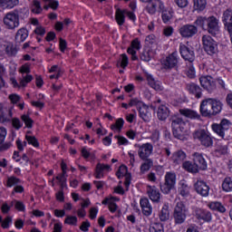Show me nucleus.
I'll return each instance as SVG.
<instances>
[{
  "label": "nucleus",
  "mask_w": 232,
  "mask_h": 232,
  "mask_svg": "<svg viewBox=\"0 0 232 232\" xmlns=\"http://www.w3.org/2000/svg\"><path fill=\"white\" fill-rule=\"evenodd\" d=\"M218 18L215 16H198L196 21L194 22V24L196 26H199L205 32H208L210 35H218L220 34V25Z\"/></svg>",
  "instance_id": "nucleus-1"
},
{
  "label": "nucleus",
  "mask_w": 232,
  "mask_h": 232,
  "mask_svg": "<svg viewBox=\"0 0 232 232\" xmlns=\"http://www.w3.org/2000/svg\"><path fill=\"white\" fill-rule=\"evenodd\" d=\"M193 139L196 140H198L200 142L201 146L204 148H211L213 146V138L211 137V134L209 131L206 130H198L193 133Z\"/></svg>",
  "instance_id": "nucleus-2"
},
{
  "label": "nucleus",
  "mask_w": 232,
  "mask_h": 232,
  "mask_svg": "<svg viewBox=\"0 0 232 232\" xmlns=\"http://www.w3.org/2000/svg\"><path fill=\"white\" fill-rule=\"evenodd\" d=\"M186 213H188V208L182 201H179L173 212V218L175 224H184L186 222Z\"/></svg>",
  "instance_id": "nucleus-3"
},
{
  "label": "nucleus",
  "mask_w": 232,
  "mask_h": 232,
  "mask_svg": "<svg viewBox=\"0 0 232 232\" xmlns=\"http://www.w3.org/2000/svg\"><path fill=\"white\" fill-rule=\"evenodd\" d=\"M4 24L7 30H15L19 28V13L18 12H9L4 16Z\"/></svg>",
  "instance_id": "nucleus-4"
},
{
  "label": "nucleus",
  "mask_w": 232,
  "mask_h": 232,
  "mask_svg": "<svg viewBox=\"0 0 232 232\" xmlns=\"http://www.w3.org/2000/svg\"><path fill=\"white\" fill-rule=\"evenodd\" d=\"M177 184V175L174 172H167L165 175V183L160 186V190L168 195Z\"/></svg>",
  "instance_id": "nucleus-5"
},
{
  "label": "nucleus",
  "mask_w": 232,
  "mask_h": 232,
  "mask_svg": "<svg viewBox=\"0 0 232 232\" xmlns=\"http://www.w3.org/2000/svg\"><path fill=\"white\" fill-rule=\"evenodd\" d=\"M138 148V156L140 160H146L153 155V144L147 142L141 145H135Z\"/></svg>",
  "instance_id": "nucleus-6"
},
{
  "label": "nucleus",
  "mask_w": 232,
  "mask_h": 232,
  "mask_svg": "<svg viewBox=\"0 0 232 232\" xmlns=\"http://www.w3.org/2000/svg\"><path fill=\"white\" fill-rule=\"evenodd\" d=\"M203 48L208 55H215L217 53V43L208 34L202 36Z\"/></svg>",
  "instance_id": "nucleus-7"
},
{
  "label": "nucleus",
  "mask_w": 232,
  "mask_h": 232,
  "mask_svg": "<svg viewBox=\"0 0 232 232\" xmlns=\"http://www.w3.org/2000/svg\"><path fill=\"white\" fill-rule=\"evenodd\" d=\"M179 32L181 37L189 39L198 34V28L194 24H185L179 28Z\"/></svg>",
  "instance_id": "nucleus-8"
},
{
  "label": "nucleus",
  "mask_w": 232,
  "mask_h": 232,
  "mask_svg": "<svg viewBox=\"0 0 232 232\" xmlns=\"http://www.w3.org/2000/svg\"><path fill=\"white\" fill-rule=\"evenodd\" d=\"M229 126H231V122L227 119H223L219 124H212V130L213 131H215V133L219 135V137L224 138V135H226V131L229 130Z\"/></svg>",
  "instance_id": "nucleus-9"
},
{
  "label": "nucleus",
  "mask_w": 232,
  "mask_h": 232,
  "mask_svg": "<svg viewBox=\"0 0 232 232\" xmlns=\"http://www.w3.org/2000/svg\"><path fill=\"white\" fill-rule=\"evenodd\" d=\"M5 139H6V129L5 127H0V151H7L14 146L12 142H14V139H15V135H12L11 141L5 142Z\"/></svg>",
  "instance_id": "nucleus-10"
},
{
  "label": "nucleus",
  "mask_w": 232,
  "mask_h": 232,
  "mask_svg": "<svg viewBox=\"0 0 232 232\" xmlns=\"http://www.w3.org/2000/svg\"><path fill=\"white\" fill-rule=\"evenodd\" d=\"M179 53L185 61H188V63H193V61H195V52L193 51V47H188L184 44H180Z\"/></svg>",
  "instance_id": "nucleus-11"
},
{
  "label": "nucleus",
  "mask_w": 232,
  "mask_h": 232,
  "mask_svg": "<svg viewBox=\"0 0 232 232\" xmlns=\"http://www.w3.org/2000/svg\"><path fill=\"white\" fill-rule=\"evenodd\" d=\"M199 82L202 88L204 90H207V92H214V90H217V84L215 83V79L213 77L207 75V76H201L199 78Z\"/></svg>",
  "instance_id": "nucleus-12"
},
{
  "label": "nucleus",
  "mask_w": 232,
  "mask_h": 232,
  "mask_svg": "<svg viewBox=\"0 0 232 232\" xmlns=\"http://www.w3.org/2000/svg\"><path fill=\"white\" fill-rule=\"evenodd\" d=\"M200 111L203 117H215L213 114V108L211 105V98H208L201 102Z\"/></svg>",
  "instance_id": "nucleus-13"
},
{
  "label": "nucleus",
  "mask_w": 232,
  "mask_h": 232,
  "mask_svg": "<svg viewBox=\"0 0 232 232\" xmlns=\"http://www.w3.org/2000/svg\"><path fill=\"white\" fill-rule=\"evenodd\" d=\"M192 159L194 164H196L198 170V169H208V162L204 159V155L200 152H194L192 154Z\"/></svg>",
  "instance_id": "nucleus-14"
},
{
  "label": "nucleus",
  "mask_w": 232,
  "mask_h": 232,
  "mask_svg": "<svg viewBox=\"0 0 232 232\" xmlns=\"http://www.w3.org/2000/svg\"><path fill=\"white\" fill-rule=\"evenodd\" d=\"M195 190L198 195L201 197H209V186L203 180H198L194 185Z\"/></svg>",
  "instance_id": "nucleus-15"
},
{
  "label": "nucleus",
  "mask_w": 232,
  "mask_h": 232,
  "mask_svg": "<svg viewBox=\"0 0 232 232\" xmlns=\"http://www.w3.org/2000/svg\"><path fill=\"white\" fill-rule=\"evenodd\" d=\"M195 215L198 220H203V222H211V220H213V215L209 210L197 208L195 210Z\"/></svg>",
  "instance_id": "nucleus-16"
},
{
  "label": "nucleus",
  "mask_w": 232,
  "mask_h": 232,
  "mask_svg": "<svg viewBox=\"0 0 232 232\" xmlns=\"http://www.w3.org/2000/svg\"><path fill=\"white\" fill-rule=\"evenodd\" d=\"M147 195L152 202H160V191L155 186H147Z\"/></svg>",
  "instance_id": "nucleus-17"
},
{
  "label": "nucleus",
  "mask_w": 232,
  "mask_h": 232,
  "mask_svg": "<svg viewBox=\"0 0 232 232\" xmlns=\"http://www.w3.org/2000/svg\"><path fill=\"white\" fill-rule=\"evenodd\" d=\"M109 171H111V167L110 165L98 163L96 165L94 177L95 179H102V177H104V173H109Z\"/></svg>",
  "instance_id": "nucleus-18"
},
{
  "label": "nucleus",
  "mask_w": 232,
  "mask_h": 232,
  "mask_svg": "<svg viewBox=\"0 0 232 232\" xmlns=\"http://www.w3.org/2000/svg\"><path fill=\"white\" fill-rule=\"evenodd\" d=\"M222 22L225 26V30H231L232 29V10L227 9L224 11L222 15Z\"/></svg>",
  "instance_id": "nucleus-19"
},
{
  "label": "nucleus",
  "mask_w": 232,
  "mask_h": 232,
  "mask_svg": "<svg viewBox=\"0 0 232 232\" xmlns=\"http://www.w3.org/2000/svg\"><path fill=\"white\" fill-rule=\"evenodd\" d=\"M179 63V53L173 52L169 54L165 60V66L166 68H175Z\"/></svg>",
  "instance_id": "nucleus-20"
},
{
  "label": "nucleus",
  "mask_w": 232,
  "mask_h": 232,
  "mask_svg": "<svg viewBox=\"0 0 232 232\" xmlns=\"http://www.w3.org/2000/svg\"><path fill=\"white\" fill-rule=\"evenodd\" d=\"M140 204L143 215H145V217H150L153 211V208L151 207V204H150V199H148V198H143L140 199Z\"/></svg>",
  "instance_id": "nucleus-21"
},
{
  "label": "nucleus",
  "mask_w": 232,
  "mask_h": 232,
  "mask_svg": "<svg viewBox=\"0 0 232 232\" xmlns=\"http://www.w3.org/2000/svg\"><path fill=\"white\" fill-rule=\"evenodd\" d=\"M14 113L12 112V107H5L0 113V122L5 124L11 122Z\"/></svg>",
  "instance_id": "nucleus-22"
},
{
  "label": "nucleus",
  "mask_w": 232,
  "mask_h": 232,
  "mask_svg": "<svg viewBox=\"0 0 232 232\" xmlns=\"http://www.w3.org/2000/svg\"><path fill=\"white\" fill-rule=\"evenodd\" d=\"M186 88L189 93L195 95L196 99H200L202 97V89L197 83H188Z\"/></svg>",
  "instance_id": "nucleus-23"
},
{
  "label": "nucleus",
  "mask_w": 232,
  "mask_h": 232,
  "mask_svg": "<svg viewBox=\"0 0 232 232\" xmlns=\"http://www.w3.org/2000/svg\"><path fill=\"white\" fill-rule=\"evenodd\" d=\"M28 38V29L22 27L20 28L14 36L15 43H24L26 39Z\"/></svg>",
  "instance_id": "nucleus-24"
},
{
  "label": "nucleus",
  "mask_w": 232,
  "mask_h": 232,
  "mask_svg": "<svg viewBox=\"0 0 232 232\" xmlns=\"http://www.w3.org/2000/svg\"><path fill=\"white\" fill-rule=\"evenodd\" d=\"M147 81L150 88H153V90H155L156 92H162V90H164V87H162V83L159 81H155L153 76L148 74Z\"/></svg>",
  "instance_id": "nucleus-25"
},
{
  "label": "nucleus",
  "mask_w": 232,
  "mask_h": 232,
  "mask_svg": "<svg viewBox=\"0 0 232 232\" xmlns=\"http://www.w3.org/2000/svg\"><path fill=\"white\" fill-rule=\"evenodd\" d=\"M160 222H168L169 218V205L165 203L159 213Z\"/></svg>",
  "instance_id": "nucleus-26"
},
{
  "label": "nucleus",
  "mask_w": 232,
  "mask_h": 232,
  "mask_svg": "<svg viewBox=\"0 0 232 232\" xmlns=\"http://www.w3.org/2000/svg\"><path fill=\"white\" fill-rule=\"evenodd\" d=\"M141 160H143V162L140 167V175H144V173H148V171L153 168V160L146 159Z\"/></svg>",
  "instance_id": "nucleus-27"
},
{
  "label": "nucleus",
  "mask_w": 232,
  "mask_h": 232,
  "mask_svg": "<svg viewBox=\"0 0 232 232\" xmlns=\"http://www.w3.org/2000/svg\"><path fill=\"white\" fill-rule=\"evenodd\" d=\"M159 121H166L169 117V109L166 105H160L157 111Z\"/></svg>",
  "instance_id": "nucleus-28"
},
{
  "label": "nucleus",
  "mask_w": 232,
  "mask_h": 232,
  "mask_svg": "<svg viewBox=\"0 0 232 232\" xmlns=\"http://www.w3.org/2000/svg\"><path fill=\"white\" fill-rule=\"evenodd\" d=\"M171 159L174 164H184V160H186V152L178 150L172 154Z\"/></svg>",
  "instance_id": "nucleus-29"
},
{
  "label": "nucleus",
  "mask_w": 232,
  "mask_h": 232,
  "mask_svg": "<svg viewBox=\"0 0 232 232\" xmlns=\"http://www.w3.org/2000/svg\"><path fill=\"white\" fill-rule=\"evenodd\" d=\"M211 106H212V113L215 115H218L220 111H222V108L224 104L220 100L210 98Z\"/></svg>",
  "instance_id": "nucleus-30"
},
{
  "label": "nucleus",
  "mask_w": 232,
  "mask_h": 232,
  "mask_svg": "<svg viewBox=\"0 0 232 232\" xmlns=\"http://www.w3.org/2000/svg\"><path fill=\"white\" fill-rule=\"evenodd\" d=\"M171 127H172V130H177V129L184 130V128H186V121H184L182 118L172 117Z\"/></svg>",
  "instance_id": "nucleus-31"
},
{
  "label": "nucleus",
  "mask_w": 232,
  "mask_h": 232,
  "mask_svg": "<svg viewBox=\"0 0 232 232\" xmlns=\"http://www.w3.org/2000/svg\"><path fill=\"white\" fill-rule=\"evenodd\" d=\"M179 113L183 117H187V119H200V115L191 109H180Z\"/></svg>",
  "instance_id": "nucleus-32"
},
{
  "label": "nucleus",
  "mask_w": 232,
  "mask_h": 232,
  "mask_svg": "<svg viewBox=\"0 0 232 232\" xmlns=\"http://www.w3.org/2000/svg\"><path fill=\"white\" fill-rule=\"evenodd\" d=\"M126 10L117 9L115 13V19L119 26H122L126 19Z\"/></svg>",
  "instance_id": "nucleus-33"
},
{
  "label": "nucleus",
  "mask_w": 232,
  "mask_h": 232,
  "mask_svg": "<svg viewBox=\"0 0 232 232\" xmlns=\"http://www.w3.org/2000/svg\"><path fill=\"white\" fill-rule=\"evenodd\" d=\"M209 209L212 211H218L219 213H226V207L218 201H212L208 204Z\"/></svg>",
  "instance_id": "nucleus-34"
},
{
  "label": "nucleus",
  "mask_w": 232,
  "mask_h": 232,
  "mask_svg": "<svg viewBox=\"0 0 232 232\" xmlns=\"http://www.w3.org/2000/svg\"><path fill=\"white\" fill-rule=\"evenodd\" d=\"M0 50H5L7 55H15L17 53V47L14 44H0Z\"/></svg>",
  "instance_id": "nucleus-35"
},
{
  "label": "nucleus",
  "mask_w": 232,
  "mask_h": 232,
  "mask_svg": "<svg viewBox=\"0 0 232 232\" xmlns=\"http://www.w3.org/2000/svg\"><path fill=\"white\" fill-rule=\"evenodd\" d=\"M156 54L157 51L144 50L140 54V59L141 61H145V63H149Z\"/></svg>",
  "instance_id": "nucleus-36"
},
{
  "label": "nucleus",
  "mask_w": 232,
  "mask_h": 232,
  "mask_svg": "<svg viewBox=\"0 0 232 232\" xmlns=\"http://www.w3.org/2000/svg\"><path fill=\"white\" fill-rule=\"evenodd\" d=\"M183 169L188 171V173H198V169L197 168L195 163L191 161H185L182 164Z\"/></svg>",
  "instance_id": "nucleus-37"
},
{
  "label": "nucleus",
  "mask_w": 232,
  "mask_h": 232,
  "mask_svg": "<svg viewBox=\"0 0 232 232\" xmlns=\"http://www.w3.org/2000/svg\"><path fill=\"white\" fill-rule=\"evenodd\" d=\"M161 18L163 23L168 24L171 19H173V10L169 9V10H164L162 11Z\"/></svg>",
  "instance_id": "nucleus-38"
},
{
  "label": "nucleus",
  "mask_w": 232,
  "mask_h": 232,
  "mask_svg": "<svg viewBox=\"0 0 232 232\" xmlns=\"http://www.w3.org/2000/svg\"><path fill=\"white\" fill-rule=\"evenodd\" d=\"M194 1V10L198 12H202L206 9V5H208L207 0H193Z\"/></svg>",
  "instance_id": "nucleus-39"
},
{
  "label": "nucleus",
  "mask_w": 232,
  "mask_h": 232,
  "mask_svg": "<svg viewBox=\"0 0 232 232\" xmlns=\"http://www.w3.org/2000/svg\"><path fill=\"white\" fill-rule=\"evenodd\" d=\"M215 153H217V155H227V146L222 143H218L216 146Z\"/></svg>",
  "instance_id": "nucleus-40"
},
{
  "label": "nucleus",
  "mask_w": 232,
  "mask_h": 232,
  "mask_svg": "<svg viewBox=\"0 0 232 232\" xmlns=\"http://www.w3.org/2000/svg\"><path fill=\"white\" fill-rule=\"evenodd\" d=\"M148 5H147V11L149 12V14H155L157 12V0H150V2H147Z\"/></svg>",
  "instance_id": "nucleus-41"
},
{
  "label": "nucleus",
  "mask_w": 232,
  "mask_h": 232,
  "mask_svg": "<svg viewBox=\"0 0 232 232\" xmlns=\"http://www.w3.org/2000/svg\"><path fill=\"white\" fill-rule=\"evenodd\" d=\"M138 111L140 113V117L143 121H148V106H146V104L143 103V106L139 107Z\"/></svg>",
  "instance_id": "nucleus-42"
},
{
  "label": "nucleus",
  "mask_w": 232,
  "mask_h": 232,
  "mask_svg": "<svg viewBox=\"0 0 232 232\" xmlns=\"http://www.w3.org/2000/svg\"><path fill=\"white\" fill-rule=\"evenodd\" d=\"M172 133L175 137V139H179V140H182L184 139V133H186V128L182 129H172Z\"/></svg>",
  "instance_id": "nucleus-43"
},
{
  "label": "nucleus",
  "mask_w": 232,
  "mask_h": 232,
  "mask_svg": "<svg viewBox=\"0 0 232 232\" xmlns=\"http://www.w3.org/2000/svg\"><path fill=\"white\" fill-rule=\"evenodd\" d=\"M223 191H232V179L231 178H226L222 183Z\"/></svg>",
  "instance_id": "nucleus-44"
},
{
  "label": "nucleus",
  "mask_w": 232,
  "mask_h": 232,
  "mask_svg": "<svg viewBox=\"0 0 232 232\" xmlns=\"http://www.w3.org/2000/svg\"><path fill=\"white\" fill-rule=\"evenodd\" d=\"M145 43L147 46H157V36L155 34H149L145 39Z\"/></svg>",
  "instance_id": "nucleus-45"
},
{
  "label": "nucleus",
  "mask_w": 232,
  "mask_h": 232,
  "mask_svg": "<svg viewBox=\"0 0 232 232\" xmlns=\"http://www.w3.org/2000/svg\"><path fill=\"white\" fill-rule=\"evenodd\" d=\"M129 63V60H128V55H126V53H122L120 56V59L118 61V66L120 65L121 68H126V66H128Z\"/></svg>",
  "instance_id": "nucleus-46"
},
{
  "label": "nucleus",
  "mask_w": 232,
  "mask_h": 232,
  "mask_svg": "<svg viewBox=\"0 0 232 232\" xmlns=\"http://www.w3.org/2000/svg\"><path fill=\"white\" fill-rule=\"evenodd\" d=\"M17 184H21V179H19L18 178L12 176L7 179V181H6L7 188L17 186Z\"/></svg>",
  "instance_id": "nucleus-47"
},
{
  "label": "nucleus",
  "mask_w": 232,
  "mask_h": 232,
  "mask_svg": "<svg viewBox=\"0 0 232 232\" xmlns=\"http://www.w3.org/2000/svg\"><path fill=\"white\" fill-rule=\"evenodd\" d=\"M17 5H19V0H4L2 6L10 10L14 8V6H17Z\"/></svg>",
  "instance_id": "nucleus-48"
},
{
  "label": "nucleus",
  "mask_w": 232,
  "mask_h": 232,
  "mask_svg": "<svg viewBox=\"0 0 232 232\" xmlns=\"http://www.w3.org/2000/svg\"><path fill=\"white\" fill-rule=\"evenodd\" d=\"M150 232H164V226L160 223H153L150 227Z\"/></svg>",
  "instance_id": "nucleus-49"
},
{
  "label": "nucleus",
  "mask_w": 232,
  "mask_h": 232,
  "mask_svg": "<svg viewBox=\"0 0 232 232\" xmlns=\"http://www.w3.org/2000/svg\"><path fill=\"white\" fill-rule=\"evenodd\" d=\"M21 119L23 121V122H24L26 128H32V126H34V120H32V118H30V116L24 114L21 116Z\"/></svg>",
  "instance_id": "nucleus-50"
},
{
  "label": "nucleus",
  "mask_w": 232,
  "mask_h": 232,
  "mask_svg": "<svg viewBox=\"0 0 232 232\" xmlns=\"http://www.w3.org/2000/svg\"><path fill=\"white\" fill-rule=\"evenodd\" d=\"M25 140H27L28 144H31L34 148H39V141L37 140L34 136L25 135Z\"/></svg>",
  "instance_id": "nucleus-51"
},
{
  "label": "nucleus",
  "mask_w": 232,
  "mask_h": 232,
  "mask_svg": "<svg viewBox=\"0 0 232 232\" xmlns=\"http://www.w3.org/2000/svg\"><path fill=\"white\" fill-rule=\"evenodd\" d=\"M129 106L132 108V106H136V108L139 110L140 106H144V102L142 101L139 100L138 98H132L130 102Z\"/></svg>",
  "instance_id": "nucleus-52"
},
{
  "label": "nucleus",
  "mask_w": 232,
  "mask_h": 232,
  "mask_svg": "<svg viewBox=\"0 0 232 232\" xmlns=\"http://www.w3.org/2000/svg\"><path fill=\"white\" fill-rule=\"evenodd\" d=\"M178 192L181 197H188V195H189V188L187 185L182 184L181 187L179 188Z\"/></svg>",
  "instance_id": "nucleus-53"
},
{
  "label": "nucleus",
  "mask_w": 232,
  "mask_h": 232,
  "mask_svg": "<svg viewBox=\"0 0 232 232\" xmlns=\"http://www.w3.org/2000/svg\"><path fill=\"white\" fill-rule=\"evenodd\" d=\"M124 126V120L122 118H119L114 124L111 126V130H122Z\"/></svg>",
  "instance_id": "nucleus-54"
},
{
  "label": "nucleus",
  "mask_w": 232,
  "mask_h": 232,
  "mask_svg": "<svg viewBox=\"0 0 232 232\" xmlns=\"http://www.w3.org/2000/svg\"><path fill=\"white\" fill-rule=\"evenodd\" d=\"M11 206H14L17 211H24L25 209L24 203L22 201L13 200L11 202Z\"/></svg>",
  "instance_id": "nucleus-55"
},
{
  "label": "nucleus",
  "mask_w": 232,
  "mask_h": 232,
  "mask_svg": "<svg viewBox=\"0 0 232 232\" xmlns=\"http://www.w3.org/2000/svg\"><path fill=\"white\" fill-rule=\"evenodd\" d=\"M34 77L31 74H26L25 76H23V79L20 80V85L24 87L28 82H32V80Z\"/></svg>",
  "instance_id": "nucleus-56"
},
{
  "label": "nucleus",
  "mask_w": 232,
  "mask_h": 232,
  "mask_svg": "<svg viewBox=\"0 0 232 232\" xmlns=\"http://www.w3.org/2000/svg\"><path fill=\"white\" fill-rule=\"evenodd\" d=\"M11 122L14 130H21L23 128V123L21 122V120H19L18 118H11Z\"/></svg>",
  "instance_id": "nucleus-57"
},
{
  "label": "nucleus",
  "mask_w": 232,
  "mask_h": 232,
  "mask_svg": "<svg viewBox=\"0 0 232 232\" xmlns=\"http://www.w3.org/2000/svg\"><path fill=\"white\" fill-rule=\"evenodd\" d=\"M126 173H128V167L121 165L116 172V176L118 177V179H121V177H124Z\"/></svg>",
  "instance_id": "nucleus-58"
},
{
  "label": "nucleus",
  "mask_w": 232,
  "mask_h": 232,
  "mask_svg": "<svg viewBox=\"0 0 232 232\" xmlns=\"http://www.w3.org/2000/svg\"><path fill=\"white\" fill-rule=\"evenodd\" d=\"M33 5L34 6L33 9L34 14H41V12H43V7H41V2H39V0H34Z\"/></svg>",
  "instance_id": "nucleus-59"
},
{
  "label": "nucleus",
  "mask_w": 232,
  "mask_h": 232,
  "mask_svg": "<svg viewBox=\"0 0 232 232\" xmlns=\"http://www.w3.org/2000/svg\"><path fill=\"white\" fill-rule=\"evenodd\" d=\"M64 222H65V224H69V226H77V217L67 216Z\"/></svg>",
  "instance_id": "nucleus-60"
},
{
  "label": "nucleus",
  "mask_w": 232,
  "mask_h": 232,
  "mask_svg": "<svg viewBox=\"0 0 232 232\" xmlns=\"http://www.w3.org/2000/svg\"><path fill=\"white\" fill-rule=\"evenodd\" d=\"M174 3L179 6V8H188L189 0H174Z\"/></svg>",
  "instance_id": "nucleus-61"
},
{
  "label": "nucleus",
  "mask_w": 232,
  "mask_h": 232,
  "mask_svg": "<svg viewBox=\"0 0 232 232\" xmlns=\"http://www.w3.org/2000/svg\"><path fill=\"white\" fill-rule=\"evenodd\" d=\"M150 140H152V142H159V140H160V131H159V130H153L151 136H150Z\"/></svg>",
  "instance_id": "nucleus-62"
},
{
  "label": "nucleus",
  "mask_w": 232,
  "mask_h": 232,
  "mask_svg": "<svg viewBox=\"0 0 232 232\" xmlns=\"http://www.w3.org/2000/svg\"><path fill=\"white\" fill-rule=\"evenodd\" d=\"M56 180L60 182L61 186H66V173L62 172L56 176Z\"/></svg>",
  "instance_id": "nucleus-63"
},
{
  "label": "nucleus",
  "mask_w": 232,
  "mask_h": 232,
  "mask_svg": "<svg viewBox=\"0 0 232 232\" xmlns=\"http://www.w3.org/2000/svg\"><path fill=\"white\" fill-rule=\"evenodd\" d=\"M187 76L189 79H194V77H195V67H193L192 63H190L189 65H188V69L187 71Z\"/></svg>",
  "instance_id": "nucleus-64"
}]
</instances>
